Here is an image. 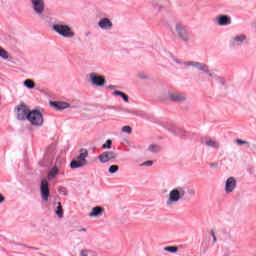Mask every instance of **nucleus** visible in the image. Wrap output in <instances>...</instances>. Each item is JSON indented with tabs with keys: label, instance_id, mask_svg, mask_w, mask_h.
I'll return each instance as SVG.
<instances>
[{
	"label": "nucleus",
	"instance_id": "obj_37",
	"mask_svg": "<svg viewBox=\"0 0 256 256\" xmlns=\"http://www.w3.org/2000/svg\"><path fill=\"white\" fill-rule=\"evenodd\" d=\"M174 61H175V63H178V65H181V64H182V62H181V61H179L178 59H175ZM182 65H185V62H183V64H182Z\"/></svg>",
	"mask_w": 256,
	"mask_h": 256
},
{
	"label": "nucleus",
	"instance_id": "obj_23",
	"mask_svg": "<svg viewBox=\"0 0 256 256\" xmlns=\"http://www.w3.org/2000/svg\"><path fill=\"white\" fill-rule=\"evenodd\" d=\"M112 95H115L116 97H121L125 103H129V96H127V94L123 93L122 91L116 90L112 92Z\"/></svg>",
	"mask_w": 256,
	"mask_h": 256
},
{
	"label": "nucleus",
	"instance_id": "obj_3",
	"mask_svg": "<svg viewBox=\"0 0 256 256\" xmlns=\"http://www.w3.org/2000/svg\"><path fill=\"white\" fill-rule=\"evenodd\" d=\"M52 30L54 33H57V35H60V37H64V39H73V37H75L73 28L63 22L54 24Z\"/></svg>",
	"mask_w": 256,
	"mask_h": 256
},
{
	"label": "nucleus",
	"instance_id": "obj_8",
	"mask_svg": "<svg viewBox=\"0 0 256 256\" xmlns=\"http://www.w3.org/2000/svg\"><path fill=\"white\" fill-rule=\"evenodd\" d=\"M29 113H31V109L25 104H20L16 107V115L18 121H27L29 118Z\"/></svg>",
	"mask_w": 256,
	"mask_h": 256
},
{
	"label": "nucleus",
	"instance_id": "obj_1",
	"mask_svg": "<svg viewBox=\"0 0 256 256\" xmlns=\"http://www.w3.org/2000/svg\"><path fill=\"white\" fill-rule=\"evenodd\" d=\"M185 195H187V191L185 190V187L177 186L172 188L166 196V202H165L166 207L171 208L177 205L179 201H182V199L185 198Z\"/></svg>",
	"mask_w": 256,
	"mask_h": 256
},
{
	"label": "nucleus",
	"instance_id": "obj_7",
	"mask_svg": "<svg viewBox=\"0 0 256 256\" xmlns=\"http://www.w3.org/2000/svg\"><path fill=\"white\" fill-rule=\"evenodd\" d=\"M32 11L38 17L45 13V0H29Z\"/></svg>",
	"mask_w": 256,
	"mask_h": 256
},
{
	"label": "nucleus",
	"instance_id": "obj_38",
	"mask_svg": "<svg viewBox=\"0 0 256 256\" xmlns=\"http://www.w3.org/2000/svg\"><path fill=\"white\" fill-rule=\"evenodd\" d=\"M59 191H60V193H61L62 195H66V193H65V188H62V189H60Z\"/></svg>",
	"mask_w": 256,
	"mask_h": 256
},
{
	"label": "nucleus",
	"instance_id": "obj_15",
	"mask_svg": "<svg viewBox=\"0 0 256 256\" xmlns=\"http://www.w3.org/2000/svg\"><path fill=\"white\" fill-rule=\"evenodd\" d=\"M203 145H205L208 149H214L215 151H219V149H221V143L213 138H207L204 140Z\"/></svg>",
	"mask_w": 256,
	"mask_h": 256
},
{
	"label": "nucleus",
	"instance_id": "obj_5",
	"mask_svg": "<svg viewBox=\"0 0 256 256\" xmlns=\"http://www.w3.org/2000/svg\"><path fill=\"white\" fill-rule=\"evenodd\" d=\"M184 67H193L194 69H198V71H201L202 73H206L208 77H211L214 80H215V77H217V74H215L214 72H211L209 70V66L204 63H200L197 61H186L184 62Z\"/></svg>",
	"mask_w": 256,
	"mask_h": 256
},
{
	"label": "nucleus",
	"instance_id": "obj_19",
	"mask_svg": "<svg viewBox=\"0 0 256 256\" xmlns=\"http://www.w3.org/2000/svg\"><path fill=\"white\" fill-rule=\"evenodd\" d=\"M247 41V36L245 34H238L232 38V42L236 45H243Z\"/></svg>",
	"mask_w": 256,
	"mask_h": 256
},
{
	"label": "nucleus",
	"instance_id": "obj_29",
	"mask_svg": "<svg viewBox=\"0 0 256 256\" xmlns=\"http://www.w3.org/2000/svg\"><path fill=\"white\" fill-rule=\"evenodd\" d=\"M119 171V166L117 165H111L108 169V172L111 174L117 173Z\"/></svg>",
	"mask_w": 256,
	"mask_h": 256
},
{
	"label": "nucleus",
	"instance_id": "obj_21",
	"mask_svg": "<svg viewBox=\"0 0 256 256\" xmlns=\"http://www.w3.org/2000/svg\"><path fill=\"white\" fill-rule=\"evenodd\" d=\"M56 208L54 209L55 215H57L58 219H63V206L61 205V202H57Z\"/></svg>",
	"mask_w": 256,
	"mask_h": 256
},
{
	"label": "nucleus",
	"instance_id": "obj_26",
	"mask_svg": "<svg viewBox=\"0 0 256 256\" xmlns=\"http://www.w3.org/2000/svg\"><path fill=\"white\" fill-rule=\"evenodd\" d=\"M0 57L1 59H5V60L9 59V53L2 47H0Z\"/></svg>",
	"mask_w": 256,
	"mask_h": 256
},
{
	"label": "nucleus",
	"instance_id": "obj_18",
	"mask_svg": "<svg viewBox=\"0 0 256 256\" xmlns=\"http://www.w3.org/2000/svg\"><path fill=\"white\" fill-rule=\"evenodd\" d=\"M104 213H105V208L101 206H96L92 208L91 212L88 214V217L99 218V217H103Z\"/></svg>",
	"mask_w": 256,
	"mask_h": 256
},
{
	"label": "nucleus",
	"instance_id": "obj_6",
	"mask_svg": "<svg viewBox=\"0 0 256 256\" xmlns=\"http://www.w3.org/2000/svg\"><path fill=\"white\" fill-rule=\"evenodd\" d=\"M87 157H89V152L87 150H81L77 160H73L70 163L71 169H79V167H85V165H87Z\"/></svg>",
	"mask_w": 256,
	"mask_h": 256
},
{
	"label": "nucleus",
	"instance_id": "obj_36",
	"mask_svg": "<svg viewBox=\"0 0 256 256\" xmlns=\"http://www.w3.org/2000/svg\"><path fill=\"white\" fill-rule=\"evenodd\" d=\"M5 203V196L3 194H0V204Z\"/></svg>",
	"mask_w": 256,
	"mask_h": 256
},
{
	"label": "nucleus",
	"instance_id": "obj_28",
	"mask_svg": "<svg viewBox=\"0 0 256 256\" xmlns=\"http://www.w3.org/2000/svg\"><path fill=\"white\" fill-rule=\"evenodd\" d=\"M113 145V141L111 139L106 140V142L102 145V149H111Z\"/></svg>",
	"mask_w": 256,
	"mask_h": 256
},
{
	"label": "nucleus",
	"instance_id": "obj_31",
	"mask_svg": "<svg viewBox=\"0 0 256 256\" xmlns=\"http://www.w3.org/2000/svg\"><path fill=\"white\" fill-rule=\"evenodd\" d=\"M132 129H131V126H124V127H122V132L123 133H127L128 135H131V133H132Z\"/></svg>",
	"mask_w": 256,
	"mask_h": 256
},
{
	"label": "nucleus",
	"instance_id": "obj_32",
	"mask_svg": "<svg viewBox=\"0 0 256 256\" xmlns=\"http://www.w3.org/2000/svg\"><path fill=\"white\" fill-rule=\"evenodd\" d=\"M153 165V161L148 160L141 164V167H151Z\"/></svg>",
	"mask_w": 256,
	"mask_h": 256
},
{
	"label": "nucleus",
	"instance_id": "obj_34",
	"mask_svg": "<svg viewBox=\"0 0 256 256\" xmlns=\"http://www.w3.org/2000/svg\"><path fill=\"white\" fill-rule=\"evenodd\" d=\"M80 256H89V252L87 250H82Z\"/></svg>",
	"mask_w": 256,
	"mask_h": 256
},
{
	"label": "nucleus",
	"instance_id": "obj_9",
	"mask_svg": "<svg viewBox=\"0 0 256 256\" xmlns=\"http://www.w3.org/2000/svg\"><path fill=\"white\" fill-rule=\"evenodd\" d=\"M89 81L95 87H104L105 76L92 72L89 74Z\"/></svg>",
	"mask_w": 256,
	"mask_h": 256
},
{
	"label": "nucleus",
	"instance_id": "obj_39",
	"mask_svg": "<svg viewBox=\"0 0 256 256\" xmlns=\"http://www.w3.org/2000/svg\"><path fill=\"white\" fill-rule=\"evenodd\" d=\"M82 231L86 232V231H87V229L83 228V229H82Z\"/></svg>",
	"mask_w": 256,
	"mask_h": 256
},
{
	"label": "nucleus",
	"instance_id": "obj_10",
	"mask_svg": "<svg viewBox=\"0 0 256 256\" xmlns=\"http://www.w3.org/2000/svg\"><path fill=\"white\" fill-rule=\"evenodd\" d=\"M40 193H41L42 200L45 203H47V201H49V195H50V192H49V180H47V178H43L41 180V183H40Z\"/></svg>",
	"mask_w": 256,
	"mask_h": 256
},
{
	"label": "nucleus",
	"instance_id": "obj_11",
	"mask_svg": "<svg viewBox=\"0 0 256 256\" xmlns=\"http://www.w3.org/2000/svg\"><path fill=\"white\" fill-rule=\"evenodd\" d=\"M98 27L101 31H111L113 29V22L107 17H102L98 21Z\"/></svg>",
	"mask_w": 256,
	"mask_h": 256
},
{
	"label": "nucleus",
	"instance_id": "obj_20",
	"mask_svg": "<svg viewBox=\"0 0 256 256\" xmlns=\"http://www.w3.org/2000/svg\"><path fill=\"white\" fill-rule=\"evenodd\" d=\"M163 150V147H161V145L159 144H150L147 147L148 153H161V151Z\"/></svg>",
	"mask_w": 256,
	"mask_h": 256
},
{
	"label": "nucleus",
	"instance_id": "obj_2",
	"mask_svg": "<svg viewBox=\"0 0 256 256\" xmlns=\"http://www.w3.org/2000/svg\"><path fill=\"white\" fill-rule=\"evenodd\" d=\"M174 31L182 43H189L191 41V32H189V28L183 22H175L174 23Z\"/></svg>",
	"mask_w": 256,
	"mask_h": 256
},
{
	"label": "nucleus",
	"instance_id": "obj_22",
	"mask_svg": "<svg viewBox=\"0 0 256 256\" xmlns=\"http://www.w3.org/2000/svg\"><path fill=\"white\" fill-rule=\"evenodd\" d=\"M59 175V168L57 166H54L49 172H48V180L51 181L55 179Z\"/></svg>",
	"mask_w": 256,
	"mask_h": 256
},
{
	"label": "nucleus",
	"instance_id": "obj_24",
	"mask_svg": "<svg viewBox=\"0 0 256 256\" xmlns=\"http://www.w3.org/2000/svg\"><path fill=\"white\" fill-rule=\"evenodd\" d=\"M23 84L26 89H33L35 87V82L31 79H26Z\"/></svg>",
	"mask_w": 256,
	"mask_h": 256
},
{
	"label": "nucleus",
	"instance_id": "obj_12",
	"mask_svg": "<svg viewBox=\"0 0 256 256\" xmlns=\"http://www.w3.org/2000/svg\"><path fill=\"white\" fill-rule=\"evenodd\" d=\"M113 159H117V153L113 151H105L98 156L100 163H109V161H113Z\"/></svg>",
	"mask_w": 256,
	"mask_h": 256
},
{
	"label": "nucleus",
	"instance_id": "obj_25",
	"mask_svg": "<svg viewBox=\"0 0 256 256\" xmlns=\"http://www.w3.org/2000/svg\"><path fill=\"white\" fill-rule=\"evenodd\" d=\"M163 249L168 253H177V251H179V248L177 246H166Z\"/></svg>",
	"mask_w": 256,
	"mask_h": 256
},
{
	"label": "nucleus",
	"instance_id": "obj_35",
	"mask_svg": "<svg viewBox=\"0 0 256 256\" xmlns=\"http://www.w3.org/2000/svg\"><path fill=\"white\" fill-rule=\"evenodd\" d=\"M213 243H217V236H215V232H211Z\"/></svg>",
	"mask_w": 256,
	"mask_h": 256
},
{
	"label": "nucleus",
	"instance_id": "obj_14",
	"mask_svg": "<svg viewBox=\"0 0 256 256\" xmlns=\"http://www.w3.org/2000/svg\"><path fill=\"white\" fill-rule=\"evenodd\" d=\"M216 23L220 27H227V26L231 25V23H233V20H232L231 16H229V15H219L216 18Z\"/></svg>",
	"mask_w": 256,
	"mask_h": 256
},
{
	"label": "nucleus",
	"instance_id": "obj_4",
	"mask_svg": "<svg viewBox=\"0 0 256 256\" xmlns=\"http://www.w3.org/2000/svg\"><path fill=\"white\" fill-rule=\"evenodd\" d=\"M26 121H28L33 127H43V123H45V117L43 116L41 110L33 109L28 114Z\"/></svg>",
	"mask_w": 256,
	"mask_h": 256
},
{
	"label": "nucleus",
	"instance_id": "obj_17",
	"mask_svg": "<svg viewBox=\"0 0 256 256\" xmlns=\"http://www.w3.org/2000/svg\"><path fill=\"white\" fill-rule=\"evenodd\" d=\"M50 105H51V107L56 109V111H63L64 109H71V104H69L68 102L51 101Z\"/></svg>",
	"mask_w": 256,
	"mask_h": 256
},
{
	"label": "nucleus",
	"instance_id": "obj_13",
	"mask_svg": "<svg viewBox=\"0 0 256 256\" xmlns=\"http://www.w3.org/2000/svg\"><path fill=\"white\" fill-rule=\"evenodd\" d=\"M237 189V180L234 177L227 178L225 182L224 191L227 195L233 193Z\"/></svg>",
	"mask_w": 256,
	"mask_h": 256
},
{
	"label": "nucleus",
	"instance_id": "obj_33",
	"mask_svg": "<svg viewBox=\"0 0 256 256\" xmlns=\"http://www.w3.org/2000/svg\"><path fill=\"white\" fill-rule=\"evenodd\" d=\"M138 77H139V79H148V77L145 73H139Z\"/></svg>",
	"mask_w": 256,
	"mask_h": 256
},
{
	"label": "nucleus",
	"instance_id": "obj_27",
	"mask_svg": "<svg viewBox=\"0 0 256 256\" xmlns=\"http://www.w3.org/2000/svg\"><path fill=\"white\" fill-rule=\"evenodd\" d=\"M214 81L217 85H225V78L221 76H215Z\"/></svg>",
	"mask_w": 256,
	"mask_h": 256
},
{
	"label": "nucleus",
	"instance_id": "obj_16",
	"mask_svg": "<svg viewBox=\"0 0 256 256\" xmlns=\"http://www.w3.org/2000/svg\"><path fill=\"white\" fill-rule=\"evenodd\" d=\"M168 99H170V101H174L175 103H182V101L187 99V96L179 92H168Z\"/></svg>",
	"mask_w": 256,
	"mask_h": 256
},
{
	"label": "nucleus",
	"instance_id": "obj_30",
	"mask_svg": "<svg viewBox=\"0 0 256 256\" xmlns=\"http://www.w3.org/2000/svg\"><path fill=\"white\" fill-rule=\"evenodd\" d=\"M235 143H237V145H240V147H243V145H247V147H249V142L242 139H236Z\"/></svg>",
	"mask_w": 256,
	"mask_h": 256
}]
</instances>
